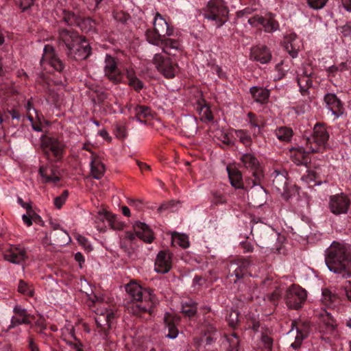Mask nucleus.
<instances>
[{"instance_id": "obj_1", "label": "nucleus", "mask_w": 351, "mask_h": 351, "mask_svg": "<svg viewBox=\"0 0 351 351\" xmlns=\"http://www.w3.org/2000/svg\"><path fill=\"white\" fill-rule=\"evenodd\" d=\"M325 263L330 271L343 278L351 277V253L343 244L333 241L325 251Z\"/></svg>"}, {"instance_id": "obj_2", "label": "nucleus", "mask_w": 351, "mask_h": 351, "mask_svg": "<svg viewBox=\"0 0 351 351\" xmlns=\"http://www.w3.org/2000/svg\"><path fill=\"white\" fill-rule=\"evenodd\" d=\"M162 53H156L153 58V63L158 71L166 78H173L178 71V65L173 63L166 55L176 56L181 51V45L179 40L169 38H162L160 45Z\"/></svg>"}, {"instance_id": "obj_3", "label": "nucleus", "mask_w": 351, "mask_h": 351, "mask_svg": "<svg viewBox=\"0 0 351 351\" xmlns=\"http://www.w3.org/2000/svg\"><path fill=\"white\" fill-rule=\"evenodd\" d=\"M125 289L134 300L128 307L132 313L140 315L142 313L151 312L157 300L150 289L143 288L135 282L128 284Z\"/></svg>"}, {"instance_id": "obj_4", "label": "nucleus", "mask_w": 351, "mask_h": 351, "mask_svg": "<svg viewBox=\"0 0 351 351\" xmlns=\"http://www.w3.org/2000/svg\"><path fill=\"white\" fill-rule=\"evenodd\" d=\"M90 300L96 307L95 310L96 314L95 322L97 328H99V332H101V335L106 337L108 330L110 328L111 321L114 317V312L111 308L106 307L107 304H104L101 298L97 295H93L90 298Z\"/></svg>"}, {"instance_id": "obj_5", "label": "nucleus", "mask_w": 351, "mask_h": 351, "mask_svg": "<svg viewBox=\"0 0 351 351\" xmlns=\"http://www.w3.org/2000/svg\"><path fill=\"white\" fill-rule=\"evenodd\" d=\"M154 31L147 30L145 36L147 41L154 45H160V40L173 34V29L159 13H156L154 19Z\"/></svg>"}, {"instance_id": "obj_6", "label": "nucleus", "mask_w": 351, "mask_h": 351, "mask_svg": "<svg viewBox=\"0 0 351 351\" xmlns=\"http://www.w3.org/2000/svg\"><path fill=\"white\" fill-rule=\"evenodd\" d=\"M328 138L329 134L326 127L317 123L313 128V134L306 138V149L311 153L323 152L326 149Z\"/></svg>"}, {"instance_id": "obj_7", "label": "nucleus", "mask_w": 351, "mask_h": 351, "mask_svg": "<svg viewBox=\"0 0 351 351\" xmlns=\"http://www.w3.org/2000/svg\"><path fill=\"white\" fill-rule=\"evenodd\" d=\"M229 10L223 0H210L204 9L205 19L215 21L218 27L226 21Z\"/></svg>"}, {"instance_id": "obj_8", "label": "nucleus", "mask_w": 351, "mask_h": 351, "mask_svg": "<svg viewBox=\"0 0 351 351\" xmlns=\"http://www.w3.org/2000/svg\"><path fill=\"white\" fill-rule=\"evenodd\" d=\"M240 161L242 167L249 171L254 177V179L247 180V184H252V187L259 185L263 174L256 157L251 153L243 154L240 157Z\"/></svg>"}, {"instance_id": "obj_9", "label": "nucleus", "mask_w": 351, "mask_h": 351, "mask_svg": "<svg viewBox=\"0 0 351 351\" xmlns=\"http://www.w3.org/2000/svg\"><path fill=\"white\" fill-rule=\"evenodd\" d=\"M307 292L298 285H292L285 291L284 300L289 308L298 310L306 300Z\"/></svg>"}, {"instance_id": "obj_10", "label": "nucleus", "mask_w": 351, "mask_h": 351, "mask_svg": "<svg viewBox=\"0 0 351 351\" xmlns=\"http://www.w3.org/2000/svg\"><path fill=\"white\" fill-rule=\"evenodd\" d=\"M97 229L100 232H105L107 226L112 230H122L124 223L119 221L117 215L107 211H99L95 217Z\"/></svg>"}, {"instance_id": "obj_11", "label": "nucleus", "mask_w": 351, "mask_h": 351, "mask_svg": "<svg viewBox=\"0 0 351 351\" xmlns=\"http://www.w3.org/2000/svg\"><path fill=\"white\" fill-rule=\"evenodd\" d=\"M41 146L45 152H51L56 161H60L65 152L66 145L64 142L55 137L43 136Z\"/></svg>"}, {"instance_id": "obj_12", "label": "nucleus", "mask_w": 351, "mask_h": 351, "mask_svg": "<svg viewBox=\"0 0 351 351\" xmlns=\"http://www.w3.org/2000/svg\"><path fill=\"white\" fill-rule=\"evenodd\" d=\"M104 75L114 84L122 82L123 74L117 65L116 59L109 54H106L104 65Z\"/></svg>"}, {"instance_id": "obj_13", "label": "nucleus", "mask_w": 351, "mask_h": 351, "mask_svg": "<svg viewBox=\"0 0 351 351\" xmlns=\"http://www.w3.org/2000/svg\"><path fill=\"white\" fill-rule=\"evenodd\" d=\"M73 46L68 51L67 56L75 60H84L90 54V47L88 41L82 36H79L77 41L72 45Z\"/></svg>"}, {"instance_id": "obj_14", "label": "nucleus", "mask_w": 351, "mask_h": 351, "mask_svg": "<svg viewBox=\"0 0 351 351\" xmlns=\"http://www.w3.org/2000/svg\"><path fill=\"white\" fill-rule=\"evenodd\" d=\"M350 206V199L343 195H335L330 197L329 208L335 215H339L347 213Z\"/></svg>"}, {"instance_id": "obj_15", "label": "nucleus", "mask_w": 351, "mask_h": 351, "mask_svg": "<svg viewBox=\"0 0 351 351\" xmlns=\"http://www.w3.org/2000/svg\"><path fill=\"white\" fill-rule=\"evenodd\" d=\"M47 62L52 68L57 71H62L64 69V64L55 53L54 48L49 45L45 46L40 64Z\"/></svg>"}, {"instance_id": "obj_16", "label": "nucleus", "mask_w": 351, "mask_h": 351, "mask_svg": "<svg viewBox=\"0 0 351 351\" xmlns=\"http://www.w3.org/2000/svg\"><path fill=\"white\" fill-rule=\"evenodd\" d=\"M324 101L326 106L335 118L341 117L345 111L343 104L342 101L333 93H327L324 97Z\"/></svg>"}, {"instance_id": "obj_17", "label": "nucleus", "mask_w": 351, "mask_h": 351, "mask_svg": "<svg viewBox=\"0 0 351 351\" xmlns=\"http://www.w3.org/2000/svg\"><path fill=\"white\" fill-rule=\"evenodd\" d=\"M172 254L168 250L160 251L158 254L154 265L157 273L166 274L171 268Z\"/></svg>"}, {"instance_id": "obj_18", "label": "nucleus", "mask_w": 351, "mask_h": 351, "mask_svg": "<svg viewBox=\"0 0 351 351\" xmlns=\"http://www.w3.org/2000/svg\"><path fill=\"white\" fill-rule=\"evenodd\" d=\"M251 265V261L250 257L247 258H239L232 262H230L229 265V271H232V274L231 276L234 275L236 277V280H239L242 278L247 269Z\"/></svg>"}, {"instance_id": "obj_19", "label": "nucleus", "mask_w": 351, "mask_h": 351, "mask_svg": "<svg viewBox=\"0 0 351 351\" xmlns=\"http://www.w3.org/2000/svg\"><path fill=\"white\" fill-rule=\"evenodd\" d=\"M79 34L71 29H62L59 31V46L64 47L66 51L73 46V43L77 41Z\"/></svg>"}, {"instance_id": "obj_20", "label": "nucleus", "mask_w": 351, "mask_h": 351, "mask_svg": "<svg viewBox=\"0 0 351 351\" xmlns=\"http://www.w3.org/2000/svg\"><path fill=\"white\" fill-rule=\"evenodd\" d=\"M5 260L14 264H19L27 258L26 251L22 246L12 245L4 254Z\"/></svg>"}, {"instance_id": "obj_21", "label": "nucleus", "mask_w": 351, "mask_h": 351, "mask_svg": "<svg viewBox=\"0 0 351 351\" xmlns=\"http://www.w3.org/2000/svg\"><path fill=\"white\" fill-rule=\"evenodd\" d=\"M13 312L14 314L12 317L10 328H14L21 324H30V315L27 313L25 308L21 306L16 305L13 308Z\"/></svg>"}, {"instance_id": "obj_22", "label": "nucleus", "mask_w": 351, "mask_h": 351, "mask_svg": "<svg viewBox=\"0 0 351 351\" xmlns=\"http://www.w3.org/2000/svg\"><path fill=\"white\" fill-rule=\"evenodd\" d=\"M250 58L261 64H266L271 60V53L265 46H256L251 49Z\"/></svg>"}, {"instance_id": "obj_23", "label": "nucleus", "mask_w": 351, "mask_h": 351, "mask_svg": "<svg viewBox=\"0 0 351 351\" xmlns=\"http://www.w3.org/2000/svg\"><path fill=\"white\" fill-rule=\"evenodd\" d=\"M287 172L286 171H278L275 170L271 173V178H273V185L276 189L280 192H285L287 189Z\"/></svg>"}, {"instance_id": "obj_24", "label": "nucleus", "mask_w": 351, "mask_h": 351, "mask_svg": "<svg viewBox=\"0 0 351 351\" xmlns=\"http://www.w3.org/2000/svg\"><path fill=\"white\" fill-rule=\"evenodd\" d=\"M134 230L136 236L146 243H151L154 239L152 231L144 223H136L134 225Z\"/></svg>"}, {"instance_id": "obj_25", "label": "nucleus", "mask_w": 351, "mask_h": 351, "mask_svg": "<svg viewBox=\"0 0 351 351\" xmlns=\"http://www.w3.org/2000/svg\"><path fill=\"white\" fill-rule=\"evenodd\" d=\"M309 153L306 148H293L290 149V157L291 160L297 165H306L309 162Z\"/></svg>"}, {"instance_id": "obj_26", "label": "nucleus", "mask_w": 351, "mask_h": 351, "mask_svg": "<svg viewBox=\"0 0 351 351\" xmlns=\"http://www.w3.org/2000/svg\"><path fill=\"white\" fill-rule=\"evenodd\" d=\"M196 110L197 111L199 115V119L202 122H210L213 120V115L205 99H200L197 101Z\"/></svg>"}, {"instance_id": "obj_27", "label": "nucleus", "mask_w": 351, "mask_h": 351, "mask_svg": "<svg viewBox=\"0 0 351 351\" xmlns=\"http://www.w3.org/2000/svg\"><path fill=\"white\" fill-rule=\"evenodd\" d=\"M180 321L179 317L173 316L171 313H167L164 317V322L168 329V333L166 335L167 337L169 339H175L178 337V330L176 324Z\"/></svg>"}, {"instance_id": "obj_28", "label": "nucleus", "mask_w": 351, "mask_h": 351, "mask_svg": "<svg viewBox=\"0 0 351 351\" xmlns=\"http://www.w3.org/2000/svg\"><path fill=\"white\" fill-rule=\"evenodd\" d=\"M250 93L254 101L261 104H265L267 103L270 92L268 89L259 86H253L250 89Z\"/></svg>"}, {"instance_id": "obj_29", "label": "nucleus", "mask_w": 351, "mask_h": 351, "mask_svg": "<svg viewBox=\"0 0 351 351\" xmlns=\"http://www.w3.org/2000/svg\"><path fill=\"white\" fill-rule=\"evenodd\" d=\"M106 171L104 165L101 162V159L94 155H92L90 161V173L93 178L101 179Z\"/></svg>"}, {"instance_id": "obj_30", "label": "nucleus", "mask_w": 351, "mask_h": 351, "mask_svg": "<svg viewBox=\"0 0 351 351\" xmlns=\"http://www.w3.org/2000/svg\"><path fill=\"white\" fill-rule=\"evenodd\" d=\"M262 26L264 31L267 33H272L279 29V23L275 19L273 14H268L263 16Z\"/></svg>"}, {"instance_id": "obj_31", "label": "nucleus", "mask_w": 351, "mask_h": 351, "mask_svg": "<svg viewBox=\"0 0 351 351\" xmlns=\"http://www.w3.org/2000/svg\"><path fill=\"white\" fill-rule=\"evenodd\" d=\"M184 132L189 135H194L197 131V120L192 116H186L182 122Z\"/></svg>"}, {"instance_id": "obj_32", "label": "nucleus", "mask_w": 351, "mask_h": 351, "mask_svg": "<svg viewBox=\"0 0 351 351\" xmlns=\"http://www.w3.org/2000/svg\"><path fill=\"white\" fill-rule=\"evenodd\" d=\"M132 113L134 114L136 119L141 123H144V119L152 116L151 109L145 106H135L132 110Z\"/></svg>"}, {"instance_id": "obj_33", "label": "nucleus", "mask_w": 351, "mask_h": 351, "mask_svg": "<svg viewBox=\"0 0 351 351\" xmlns=\"http://www.w3.org/2000/svg\"><path fill=\"white\" fill-rule=\"evenodd\" d=\"M39 173L45 179V182L56 184L60 180L59 176L56 174L53 168L40 167Z\"/></svg>"}, {"instance_id": "obj_34", "label": "nucleus", "mask_w": 351, "mask_h": 351, "mask_svg": "<svg viewBox=\"0 0 351 351\" xmlns=\"http://www.w3.org/2000/svg\"><path fill=\"white\" fill-rule=\"evenodd\" d=\"M227 171L231 185L235 189H242L243 184L241 171L237 169H230L229 167H227Z\"/></svg>"}, {"instance_id": "obj_35", "label": "nucleus", "mask_w": 351, "mask_h": 351, "mask_svg": "<svg viewBox=\"0 0 351 351\" xmlns=\"http://www.w3.org/2000/svg\"><path fill=\"white\" fill-rule=\"evenodd\" d=\"M53 237V241L59 245H64L71 241V239L66 231L62 230H54L51 233Z\"/></svg>"}, {"instance_id": "obj_36", "label": "nucleus", "mask_w": 351, "mask_h": 351, "mask_svg": "<svg viewBox=\"0 0 351 351\" xmlns=\"http://www.w3.org/2000/svg\"><path fill=\"white\" fill-rule=\"evenodd\" d=\"M276 137L281 141L289 142L293 136V131L287 127H280L276 130Z\"/></svg>"}, {"instance_id": "obj_37", "label": "nucleus", "mask_w": 351, "mask_h": 351, "mask_svg": "<svg viewBox=\"0 0 351 351\" xmlns=\"http://www.w3.org/2000/svg\"><path fill=\"white\" fill-rule=\"evenodd\" d=\"M298 84L300 87V93L304 95L306 94L308 88L312 86V80L309 75H305L298 77Z\"/></svg>"}, {"instance_id": "obj_38", "label": "nucleus", "mask_w": 351, "mask_h": 351, "mask_svg": "<svg viewBox=\"0 0 351 351\" xmlns=\"http://www.w3.org/2000/svg\"><path fill=\"white\" fill-rule=\"evenodd\" d=\"M182 312L188 317H193L197 313V304L189 300L182 303Z\"/></svg>"}, {"instance_id": "obj_39", "label": "nucleus", "mask_w": 351, "mask_h": 351, "mask_svg": "<svg viewBox=\"0 0 351 351\" xmlns=\"http://www.w3.org/2000/svg\"><path fill=\"white\" fill-rule=\"evenodd\" d=\"M172 243L175 245H178L182 248H187L189 247V238L186 235L183 234H173Z\"/></svg>"}, {"instance_id": "obj_40", "label": "nucleus", "mask_w": 351, "mask_h": 351, "mask_svg": "<svg viewBox=\"0 0 351 351\" xmlns=\"http://www.w3.org/2000/svg\"><path fill=\"white\" fill-rule=\"evenodd\" d=\"M338 300L337 295L328 289L322 290V301L326 306H331Z\"/></svg>"}, {"instance_id": "obj_41", "label": "nucleus", "mask_w": 351, "mask_h": 351, "mask_svg": "<svg viewBox=\"0 0 351 351\" xmlns=\"http://www.w3.org/2000/svg\"><path fill=\"white\" fill-rule=\"evenodd\" d=\"M126 75L129 80V85L132 86L136 91H140L143 88V84L142 82L135 76L134 71L132 70H127Z\"/></svg>"}, {"instance_id": "obj_42", "label": "nucleus", "mask_w": 351, "mask_h": 351, "mask_svg": "<svg viewBox=\"0 0 351 351\" xmlns=\"http://www.w3.org/2000/svg\"><path fill=\"white\" fill-rule=\"evenodd\" d=\"M234 132L241 143L246 147L251 145L252 141L247 131L244 130H234Z\"/></svg>"}, {"instance_id": "obj_43", "label": "nucleus", "mask_w": 351, "mask_h": 351, "mask_svg": "<svg viewBox=\"0 0 351 351\" xmlns=\"http://www.w3.org/2000/svg\"><path fill=\"white\" fill-rule=\"evenodd\" d=\"M18 291L28 297H33L34 295V289L32 285L27 284L23 280H21L19 282Z\"/></svg>"}, {"instance_id": "obj_44", "label": "nucleus", "mask_w": 351, "mask_h": 351, "mask_svg": "<svg viewBox=\"0 0 351 351\" xmlns=\"http://www.w3.org/2000/svg\"><path fill=\"white\" fill-rule=\"evenodd\" d=\"M234 130L232 131H221L219 138L225 145H230L234 144Z\"/></svg>"}, {"instance_id": "obj_45", "label": "nucleus", "mask_w": 351, "mask_h": 351, "mask_svg": "<svg viewBox=\"0 0 351 351\" xmlns=\"http://www.w3.org/2000/svg\"><path fill=\"white\" fill-rule=\"evenodd\" d=\"M40 219V217L35 213L34 210L26 212L23 215L22 219L23 223L28 227L32 225V221Z\"/></svg>"}, {"instance_id": "obj_46", "label": "nucleus", "mask_w": 351, "mask_h": 351, "mask_svg": "<svg viewBox=\"0 0 351 351\" xmlns=\"http://www.w3.org/2000/svg\"><path fill=\"white\" fill-rule=\"evenodd\" d=\"M328 0H306L307 5L313 10H321L324 8Z\"/></svg>"}, {"instance_id": "obj_47", "label": "nucleus", "mask_w": 351, "mask_h": 351, "mask_svg": "<svg viewBox=\"0 0 351 351\" xmlns=\"http://www.w3.org/2000/svg\"><path fill=\"white\" fill-rule=\"evenodd\" d=\"M71 335L75 339V342L71 341H69L66 339H64V341L69 345L71 348L74 349L75 351H84L82 349V343L75 337V333L73 330L71 331Z\"/></svg>"}, {"instance_id": "obj_48", "label": "nucleus", "mask_w": 351, "mask_h": 351, "mask_svg": "<svg viewBox=\"0 0 351 351\" xmlns=\"http://www.w3.org/2000/svg\"><path fill=\"white\" fill-rule=\"evenodd\" d=\"M230 344V351H238L239 337L236 333L231 334L227 339Z\"/></svg>"}, {"instance_id": "obj_49", "label": "nucleus", "mask_w": 351, "mask_h": 351, "mask_svg": "<svg viewBox=\"0 0 351 351\" xmlns=\"http://www.w3.org/2000/svg\"><path fill=\"white\" fill-rule=\"evenodd\" d=\"M249 124L251 130H252L253 131L254 136H257L258 134H259L261 128L263 127V125L260 122V121L258 119L249 121Z\"/></svg>"}, {"instance_id": "obj_50", "label": "nucleus", "mask_w": 351, "mask_h": 351, "mask_svg": "<svg viewBox=\"0 0 351 351\" xmlns=\"http://www.w3.org/2000/svg\"><path fill=\"white\" fill-rule=\"evenodd\" d=\"M68 191H64L63 193L60 196L56 197L54 199V204L56 208L60 209L62 206V205L65 203L68 197Z\"/></svg>"}, {"instance_id": "obj_51", "label": "nucleus", "mask_w": 351, "mask_h": 351, "mask_svg": "<svg viewBox=\"0 0 351 351\" xmlns=\"http://www.w3.org/2000/svg\"><path fill=\"white\" fill-rule=\"evenodd\" d=\"M261 341L265 347V351H271L273 340L272 339L266 334L261 335Z\"/></svg>"}, {"instance_id": "obj_52", "label": "nucleus", "mask_w": 351, "mask_h": 351, "mask_svg": "<svg viewBox=\"0 0 351 351\" xmlns=\"http://www.w3.org/2000/svg\"><path fill=\"white\" fill-rule=\"evenodd\" d=\"M239 321V313L237 311H232L230 313L228 322L231 327H234Z\"/></svg>"}, {"instance_id": "obj_53", "label": "nucleus", "mask_w": 351, "mask_h": 351, "mask_svg": "<svg viewBox=\"0 0 351 351\" xmlns=\"http://www.w3.org/2000/svg\"><path fill=\"white\" fill-rule=\"evenodd\" d=\"M298 332V334L295 337V340L293 343H292L291 344V346L296 350L298 349V348H300L301 343H302V340L305 338L306 335L302 332L301 331H299V330H297Z\"/></svg>"}, {"instance_id": "obj_54", "label": "nucleus", "mask_w": 351, "mask_h": 351, "mask_svg": "<svg viewBox=\"0 0 351 351\" xmlns=\"http://www.w3.org/2000/svg\"><path fill=\"white\" fill-rule=\"evenodd\" d=\"M212 202L214 204H221L226 202V199L223 195L217 192L212 193Z\"/></svg>"}, {"instance_id": "obj_55", "label": "nucleus", "mask_w": 351, "mask_h": 351, "mask_svg": "<svg viewBox=\"0 0 351 351\" xmlns=\"http://www.w3.org/2000/svg\"><path fill=\"white\" fill-rule=\"evenodd\" d=\"M263 20V16H254L248 19V23L254 27H258V25H262Z\"/></svg>"}, {"instance_id": "obj_56", "label": "nucleus", "mask_w": 351, "mask_h": 351, "mask_svg": "<svg viewBox=\"0 0 351 351\" xmlns=\"http://www.w3.org/2000/svg\"><path fill=\"white\" fill-rule=\"evenodd\" d=\"M280 291L278 288H276L270 295L267 296L268 300L271 302L275 303L278 300L280 296Z\"/></svg>"}, {"instance_id": "obj_57", "label": "nucleus", "mask_w": 351, "mask_h": 351, "mask_svg": "<svg viewBox=\"0 0 351 351\" xmlns=\"http://www.w3.org/2000/svg\"><path fill=\"white\" fill-rule=\"evenodd\" d=\"M114 18L119 21L125 23L129 19L130 16L128 14L124 12H116L114 13Z\"/></svg>"}, {"instance_id": "obj_58", "label": "nucleus", "mask_w": 351, "mask_h": 351, "mask_svg": "<svg viewBox=\"0 0 351 351\" xmlns=\"http://www.w3.org/2000/svg\"><path fill=\"white\" fill-rule=\"evenodd\" d=\"M340 31L343 36H351V24L348 23L341 27Z\"/></svg>"}, {"instance_id": "obj_59", "label": "nucleus", "mask_w": 351, "mask_h": 351, "mask_svg": "<svg viewBox=\"0 0 351 351\" xmlns=\"http://www.w3.org/2000/svg\"><path fill=\"white\" fill-rule=\"evenodd\" d=\"M130 206L135 208L136 210H141L143 208V203L138 199H129L128 201Z\"/></svg>"}, {"instance_id": "obj_60", "label": "nucleus", "mask_w": 351, "mask_h": 351, "mask_svg": "<svg viewBox=\"0 0 351 351\" xmlns=\"http://www.w3.org/2000/svg\"><path fill=\"white\" fill-rule=\"evenodd\" d=\"M17 202L21 207L26 210V212L33 210L30 202H25L21 197H19L17 198Z\"/></svg>"}, {"instance_id": "obj_61", "label": "nucleus", "mask_w": 351, "mask_h": 351, "mask_svg": "<svg viewBox=\"0 0 351 351\" xmlns=\"http://www.w3.org/2000/svg\"><path fill=\"white\" fill-rule=\"evenodd\" d=\"M241 246L245 253L252 252L254 250L253 245L247 241L241 242Z\"/></svg>"}, {"instance_id": "obj_62", "label": "nucleus", "mask_w": 351, "mask_h": 351, "mask_svg": "<svg viewBox=\"0 0 351 351\" xmlns=\"http://www.w3.org/2000/svg\"><path fill=\"white\" fill-rule=\"evenodd\" d=\"M254 9L250 7L245 8L243 10H239L237 12L238 17H242L245 15H250L252 14Z\"/></svg>"}, {"instance_id": "obj_63", "label": "nucleus", "mask_w": 351, "mask_h": 351, "mask_svg": "<svg viewBox=\"0 0 351 351\" xmlns=\"http://www.w3.org/2000/svg\"><path fill=\"white\" fill-rule=\"evenodd\" d=\"M77 241L84 245V247L89 248L90 250H92V247H90V243L88 241L87 239L82 235H78L77 237Z\"/></svg>"}, {"instance_id": "obj_64", "label": "nucleus", "mask_w": 351, "mask_h": 351, "mask_svg": "<svg viewBox=\"0 0 351 351\" xmlns=\"http://www.w3.org/2000/svg\"><path fill=\"white\" fill-rule=\"evenodd\" d=\"M34 0H20V7L25 10L34 4Z\"/></svg>"}]
</instances>
